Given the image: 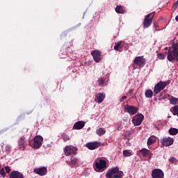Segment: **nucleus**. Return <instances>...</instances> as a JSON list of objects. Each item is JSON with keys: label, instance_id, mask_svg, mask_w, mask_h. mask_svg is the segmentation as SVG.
<instances>
[{"label": "nucleus", "instance_id": "obj_3", "mask_svg": "<svg viewBox=\"0 0 178 178\" xmlns=\"http://www.w3.org/2000/svg\"><path fill=\"white\" fill-rule=\"evenodd\" d=\"M154 17H155V13H152L145 16L143 22V29H148V27L152 24V20H154Z\"/></svg>", "mask_w": 178, "mask_h": 178}, {"label": "nucleus", "instance_id": "obj_30", "mask_svg": "<svg viewBox=\"0 0 178 178\" xmlns=\"http://www.w3.org/2000/svg\"><path fill=\"white\" fill-rule=\"evenodd\" d=\"M178 103V99L176 97H172L170 100V104H172V105H177Z\"/></svg>", "mask_w": 178, "mask_h": 178}, {"label": "nucleus", "instance_id": "obj_5", "mask_svg": "<svg viewBox=\"0 0 178 178\" xmlns=\"http://www.w3.org/2000/svg\"><path fill=\"white\" fill-rule=\"evenodd\" d=\"M94 168L95 169H97V170H102V169L106 168V161L103 159L95 161L94 162Z\"/></svg>", "mask_w": 178, "mask_h": 178}, {"label": "nucleus", "instance_id": "obj_22", "mask_svg": "<svg viewBox=\"0 0 178 178\" xmlns=\"http://www.w3.org/2000/svg\"><path fill=\"white\" fill-rule=\"evenodd\" d=\"M165 174H163V171L161 169H156V178H164Z\"/></svg>", "mask_w": 178, "mask_h": 178}, {"label": "nucleus", "instance_id": "obj_41", "mask_svg": "<svg viewBox=\"0 0 178 178\" xmlns=\"http://www.w3.org/2000/svg\"><path fill=\"white\" fill-rule=\"evenodd\" d=\"M6 149L7 151H10V146H6Z\"/></svg>", "mask_w": 178, "mask_h": 178}, {"label": "nucleus", "instance_id": "obj_11", "mask_svg": "<svg viewBox=\"0 0 178 178\" xmlns=\"http://www.w3.org/2000/svg\"><path fill=\"white\" fill-rule=\"evenodd\" d=\"M174 143L173 138L170 137H165L161 140V144L162 145H164L165 147H170V145H172Z\"/></svg>", "mask_w": 178, "mask_h": 178}, {"label": "nucleus", "instance_id": "obj_42", "mask_svg": "<svg viewBox=\"0 0 178 178\" xmlns=\"http://www.w3.org/2000/svg\"><path fill=\"white\" fill-rule=\"evenodd\" d=\"M164 49L168 50V47H165Z\"/></svg>", "mask_w": 178, "mask_h": 178}, {"label": "nucleus", "instance_id": "obj_25", "mask_svg": "<svg viewBox=\"0 0 178 178\" xmlns=\"http://www.w3.org/2000/svg\"><path fill=\"white\" fill-rule=\"evenodd\" d=\"M169 134H170V136H176V134H177L178 133V129L176 128H170L168 130Z\"/></svg>", "mask_w": 178, "mask_h": 178}, {"label": "nucleus", "instance_id": "obj_15", "mask_svg": "<svg viewBox=\"0 0 178 178\" xmlns=\"http://www.w3.org/2000/svg\"><path fill=\"white\" fill-rule=\"evenodd\" d=\"M169 83L160 81L156 83V94H159V91H162L168 86Z\"/></svg>", "mask_w": 178, "mask_h": 178}, {"label": "nucleus", "instance_id": "obj_2", "mask_svg": "<svg viewBox=\"0 0 178 178\" xmlns=\"http://www.w3.org/2000/svg\"><path fill=\"white\" fill-rule=\"evenodd\" d=\"M124 173L122 171L119 170L118 167L112 168L108 170L106 174V178H122L124 176Z\"/></svg>", "mask_w": 178, "mask_h": 178}, {"label": "nucleus", "instance_id": "obj_36", "mask_svg": "<svg viewBox=\"0 0 178 178\" xmlns=\"http://www.w3.org/2000/svg\"><path fill=\"white\" fill-rule=\"evenodd\" d=\"M5 169H6V173H10V172H11V169H10V167H9V166H6L5 167Z\"/></svg>", "mask_w": 178, "mask_h": 178}, {"label": "nucleus", "instance_id": "obj_24", "mask_svg": "<svg viewBox=\"0 0 178 178\" xmlns=\"http://www.w3.org/2000/svg\"><path fill=\"white\" fill-rule=\"evenodd\" d=\"M145 95L146 98H152V96L154 95V92H152V90L148 89L145 91Z\"/></svg>", "mask_w": 178, "mask_h": 178}, {"label": "nucleus", "instance_id": "obj_8", "mask_svg": "<svg viewBox=\"0 0 178 178\" xmlns=\"http://www.w3.org/2000/svg\"><path fill=\"white\" fill-rule=\"evenodd\" d=\"M134 65H137L139 67H144L145 66V63H147L145 58L144 56H137L134 60Z\"/></svg>", "mask_w": 178, "mask_h": 178}, {"label": "nucleus", "instance_id": "obj_7", "mask_svg": "<svg viewBox=\"0 0 178 178\" xmlns=\"http://www.w3.org/2000/svg\"><path fill=\"white\" fill-rule=\"evenodd\" d=\"M44 138L41 136H37L33 139V148L38 149L41 145H42V142Z\"/></svg>", "mask_w": 178, "mask_h": 178}, {"label": "nucleus", "instance_id": "obj_1", "mask_svg": "<svg viewBox=\"0 0 178 178\" xmlns=\"http://www.w3.org/2000/svg\"><path fill=\"white\" fill-rule=\"evenodd\" d=\"M167 58L169 62H173V60L178 62V43L174 44L172 49L168 50Z\"/></svg>", "mask_w": 178, "mask_h": 178}, {"label": "nucleus", "instance_id": "obj_16", "mask_svg": "<svg viewBox=\"0 0 178 178\" xmlns=\"http://www.w3.org/2000/svg\"><path fill=\"white\" fill-rule=\"evenodd\" d=\"M84 126H86V122L78 121L74 124L73 129L74 130H81V129H83V127H84Z\"/></svg>", "mask_w": 178, "mask_h": 178}, {"label": "nucleus", "instance_id": "obj_9", "mask_svg": "<svg viewBox=\"0 0 178 178\" xmlns=\"http://www.w3.org/2000/svg\"><path fill=\"white\" fill-rule=\"evenodd\" d=\"M124 109L127 112V113L131 115V116L136 115V113L138 112V108L134 106L126 105L124 106Z\"/></svg>", "mask_w": 178, "mask_h": 178}, {"label": "nucleus", "instance_id": "obj_44", "mask_svg": "<svg viewBox=\"0 0 178 178\" xmlns=\"http://www.w3.org/2000/svg\"><path fill=\"white\" fill-rule=\"evenodd\" d=\"M161 19H162V17H160V20H161Z\"/></svg>", "mask_w": 178, "mask_h": 178}, {"label": "nucleus", "instance_id": "obj_26", "mask_svg": "<svg viewBox=\"0 0 178 178\" xmlns=\"http://www.w3.org/2000/svg\"><path fill=\"white\" fill-rule=\"evenodd\" d=\"M139 152H140L142 154L143 156H144V157L147 156V155H149V150H148L145 148L140 149L139 151Z\"/></svg>", "mask_w": 178, "mask_h": 178}, {"label": "nucleus", "instance_id": "obj_21", "mask_svg": "<svg viewBox=\"0 0 178 178\" xmlns=\"http://www.w3.org/2000/svg\"><path fill=\"white\" fill-rule=\"evenodd\" d=\"M78 163H79V159L77 158L72 157L71 161L70 162V166H72V168H73V166H74V165H77Z\"/></svg>", "mask_w": 178, "mask_h": 178}, {"label": "nucleus", "instance_id": "obj_17", "mask_svg": "<svg viewBox=\"0 0 178 178\" xmlns=\"http://www.w3.org/2000/svg\"><path fill=\"white\" fill-rule=\"evenodd\" d=\"M10 178H24V176L19 171H13L10 174Z\"/></svg>", "mask_w": 178, "mask_h": 178}, {"label": "nucleus", "instance_id": "obj_13", "mask_svg": "<svg viewBox=\"0 0 178 178\" xmlns=\"http://www.w3.org/2000/svg\"><path fill=\"white\" fill-rule=\"evenodd\" d=\"M101 145H102V143L99 142H92L87 143L86 147L88 148V149L92 150L101 147Z\"/></svg>", "mask_w": 178, "mask_h": 178}, {"label": "nucleus", "instance_id": "obj_31", "mask_svg": "<svg viewBox=\"0 0 178 178\" xmlns=\"http://www.w3.org/2000/svg\"><path fill=\"white\" fill-rule=\"evenodd\" d=\"M123 155L124 156H131V152L129 150H124Z\"/></svg>", "mask_w": 178, "mask_h": 178}, {"label": "nucleus", "instance_id": "obj_28", "mask_svg": "<svg viewBox=\"0 0 178 178\" xmlns=\"http://www.w3.org/2000/svg\"><path fill=\"white\" fill-rule=\"evenodd\" d=\"M169 161L170 162V163H174V165H177L178 163V160L175 157H170L169 159Z\"/></svg>", "mask_w": 178, "mask_h": 178}, {"label": "nucleus", "instance_id": "obj_33", "mask_svg": "<svg viewBox=\"0 0 178 178\" xmlns=\"http://www.w3.org/2000/svg\"><path fill=\"white\" fill-rule=\"evenodd\" d=\"M0 175H1V176H3V177H5V176H6V173L5 172V169L1 168V169L0 170Z\"/></svg>", "mask_w": 178, "mask_h": 178}, {"label": "nucleus", "instance_id": "obj_27", "mask_svg": "<svg viewBox=\"0 0 178 178\" xmlns=\"http://www.w3.org/2000/svg\"><path fill=\"white\" fill-rule=\"evenodd\" d=\"M174 116H177L178 117V106H175L172 108V111Z\"/></svg>", "mask_w": 178, "mask_h": 178}, {"label": "nucleus", "instance_id": "obj_4", "mask_svg": "<svg viewBox=\"0 0 178 178\" xmlns=\"http://www.w3.org/2000/svg\"><path fill=\"white\" fill-rule=\"evenodd\" d=\"M77 149V147L74 146H66L64 148V154L66 156H69L70 155H76Z\"/></svg>", "mask_w": 178, "mask_h": 178}, {"label": "nucleus", "instance_id": "obj_43", "mask_svg": "<svg viewBox=\"0 0 178 178\" xmlns=\"http://www.w3.org/2000/svg\"><path fill=\"white\" fill-rule=\"evenodd\" d=\"M154 26L156 27V24H154Z\"/></svg>", "mask_w": 178, "mask_h": 178}, {"label": "nucleus", "instance_id": "obj_6", "mask_svg": "<svg viewBox=\"0 0 178 178\" xmlns=\"http://www.w3.org/2000/svg\"><path fill=\"white\" fill-rule=\"evenodd\" d=\"M143 120H144V115L138 114L133 117L132 123L134 126H140L143 123Z\"/></svg>", "mask_w": 178, "mask_h": 178}, {"label": "nucleus", "instance_id": "obj_39", "mask_svg": "<svg viewBox=\"0 0 178 178\" xmlns=\"http://www.w3.org/2000/svg\"><path fill=\"white\" fill-rule=\"evenodd\" d=\"M175 8H178V0L176 1V3L174 5Z\"/></svg>", "mask_w": 178, "mask_h": 178}, {"label": "nucleus", "instance_id": "obj_14", "mask_svg": "<svg viewBox=\"0 0 178 178\" xmlns=\"http://www.w3.org/2000/svg\"><path fill=\"white\" fill-rule=\"evenodd\" d=\"M47 172H48V170L45 167L34 169V173H36V175H39V176H45V175H47Z\"/></svg>", "mask_w": 178, "mask_h": 178}, {"label": "nucleus", "instance_id": "obj_18", "mask_svg": "<svg viewBox=\"0 0 178 178\" xmlns=\"http://www.w3.org/2000/svg\"><path fill=\"white\" fill-rule=\"evenodd\" d=\"M105 97H106L105 94L101 93V92H99L96 95V98L99 104H102V102H104V99H105Z\"/></svg>", "mask_w": 178, "mask_h": 178}, {"label": "nucleus", "instance_id": "obj_12", "mask_svg": "<svg viewBox=\"0 0 178 178\" xmlns=\"http://www.w3.org/2000/svg\"><path fill=\"white\" fill-rule=\"evenodd\" d=\"M23 133H24V135L18 140V144H19V148H22L23 149H24V148H26L25 147V145H26V136H27L28 131H26V132H23Z\"/></svg>", "mask_w": 178, "mask_h": 178}, {"label": "nucleus", "instance_id": "obj_23", "mask_svg": "<svg viewBox=\"0 0 178 178\" xmlns=\"http://www.w3.org/2000/svg\"><path fill=\"white\" fill-rule=\"evenodd\" d=\"M115 12L119 14L124 13V9H123L122 6H117L115 8Z\"/></svg>", "mask_w": 178, "mask_h": 178}, {"label": "nucleus", "instance_id": "obj_40", "mask_svg": "<svg viewBox=\"0 0 178 178\" xmlns=\"http://www.w3.org/2000/svg\"><path fill=\"white\" fill-rule=\"evenodd\" d=\"M154 94H156V85L154 86Z\"/></svg>", "mask_w": 178, "mask_h": 178}, {"label": "nucleus", "instance_id": "obj_20", "mask_svg": "<svg viewBox=\"0 0 178 178\" xmlns=\"http://www.w3.org/2000/svg\"><path fill=\"white\" fill-rule=\"evenodd\" d=\"M96 133L99 137H101L106 133V131L104 128L101 127L97 129Z\"/></svg>", "mask_w": 178, "mask_h": 178}, {"label": "nucleus", "instance_id": "obj_29", "mask_svg": "<svg viewBox=\"0 0 178 178\" xmlns=\"http://www.w3.org/2000/svg\"><path fill=\"white\" fill-rule=\"evenodd\" d=\"M122 42H118L115 46L114 49L115 51H119V49H122Z\"/></svg>", "mask_w": 178, "mask_h": 178}, {"label": "nucleus", "instance_id": "obj_38", "mask_svg": "<svg viewBox=\"0 0 178 178\" xmlns=\"http://www.w3.org/2000/svg\"><path fill=\"white\" fill-rule=\"evenodd\" d=\"M127 99V96H122L120 100V102H123V101H124V99Z\"/></svg>", "mask_w": 178, "mask_h": 178}, {"label": "nucleus", "instance_id": "obj_37", "mask_svg": "<svg viewBox=\"0 0 178 178\" xmlns=\"http://www.w3.org/2000/svg\"><path fill=\"white\" fill-rule=\"evenodd\" d=\"M63 138L64 141H69V136H67V135L63 136Z\"/></svg>", "mask_w": 178, "mask_h": 178}, {"label": "nucleus", "instance_id": "obj_32", "mask_svg": "<svg viewBox=\"0 0 178 178\" xmlns=\"http://www.w3.org/2000/svg\"><path fill=\"white\" fill-rule=\"evenodd\" d=\"M152 177L156 178V168L154 169L152 172Z\"/></svg>", "mask_w": 178, "mask_h": 178}, {"label": "nucleus", "instance_id": "obj_19", "mask_svg": "<svg viewBox=\"0 0 178 178\" xmlns=\"http://www.w3.org/2000/svg\"><path fill=\"white\" fill-rule=\"evenodd\" d=\"M156 141V137L155 136H150L147 140V145H152Z\"/></svg>", "mask_w": 178, "mask_h": 178}, {"label": "nucleus", "instance_id": "obj_35", "mask_svg": "<svg viewBox=\"0 0 178 178\" xmlns=\"http://www.w3.org/2000/svg\"><path fill=\"white\" fill-rule=\"evenodd\" d=\"M105 83V80L102 78L99 79V86H102Z\"/></svg>", "mask_w": 178, "mask_h": 178}, {"label": "nucleus", "instance_id": "obj_10", "mask_svg": "<svg viewBox=\"0 0 178 178\" xmlns=\"http://www.w3.org/2000/svg\"><path fill=\"white\" fill-rule=\"evenodd\" d=\"M91 55L93 57V60H95L96 63L101 62V51L97 50H93L91 52Z\"/></svg>", "mask_w": 178, "mask_h": 178}, {"label": "nucleus", "instance_id": "obj_34", "mask_svg": "<svg viewBox=\"0 0 178 178\" xmlns=\"http://www.w3.org/2000/svg\"><path fill=\"white\" fill-rule=\"evenodd\" d=\"M157 57L159 58V59H165V55L163 54H158Z\"/></svg>", "mask_w": 178, "mask_h": 178}, {"label": "nucleus", "instance_id": "obj_45", "mask_svg": "<svg viewBox=\"0 0 178 178\" xmlns=\"http://www.w3.org/2000/svg\"><path fill=\"white\" fill-rule=\"evenodd\" d=\"M29 145H31L30 141H29Z\"/></svg>", "mask_w": 178, "mask_h": 178}]
</instances>
